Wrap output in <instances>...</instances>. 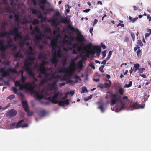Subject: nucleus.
<instances>
[{
  "label": "nucleus",
  "instance_id": "nucleus-34",
  "mask_svg": "<svg viewBox=\"0 0 151 151\" xmlns=\"http://www.w3.org/2000/svg\"><path fill=\"white\" fill-rule=\"evenodd\" d=\"M88 91L87 90L86 88V87H83L82 88L81 93H87Z\"/></svg>",
  "mask_w": 151,
  "mask_h": 151
},
{
  "label": "nucleus",
  "instance_id": "nucleus-55",
  "mask_svg": "<svg viewBox=\"0 0 151 151\" xmlns=\"http://www.w3.org/2000/svg\"><path fill=\"white\" fill-rule=\"evenodd\" d=\"M32 114V113L29 111L27 112V115L28 116H31Z\"/></svg>",
  "mask_w": 151,
  "mask_h": 151
},
{
  "label": "nucleus",
  "instance_id": "nucleus-28",
  "mask_svg": "<svg viewBox=\"0 0 151 151\" xmlns=\"http://www.w3.org/2000/svg\"><path fill=\"white\" fill-rule=\"evenodd\" d=\"M69 45H72V47L74 49L76 48L78 45V43H74L72 44L71 42H70L69 44Z\"/></svg>",
  "mask_w": 151,
  "mask_h": 151
},
{
  "label": "nucleus",
  "instance_id": "nucleus-13",
  "mask_svg": "<svg viewBox=\"0 0 151 151\" xmlns=\"http://www.w3.org/2000/svg\"><path fill=\"white\" fill-rule=\"evenodd\" d=\"M4 42V40H0V51H5L6 49H7L9 47H9V46L8 45L6 46L4 45H3Z\"/></svg>",
  "mask_w": 151,
  "mask_h": 151
},
{
  "label": "nucleus",
  "instance_id": "nucleus-44",
  "mask_svg": "<svg viewBox=\"0 0 151 151\" xmlns=\"http://www.w3.org/2000/svg\"><path fill=\"white\" fill-rule=\"evenodd\" d=\"M39 11L36 10L35 9H33L32 10V14H36L37 13V12H38Z\"/></svg>",
  "mask_w": 151,
  "mask_h": 151
},
{
  "label": "nucleus",
  "instance_id": "nucleus-49",
  "mask_svg": "<svg viewBox=\"0 0 151 151\" xmlns=\"http://www.w3.org/2000/svg\"><path fill=\"white\" fill-rule=\"evenodd\" d=\"M15 97V96L14 95H11L9 96L8 97V99H10L11 100L14 99Z\"/></svg>",
  "mask_w": 151,
  "mask_h": 151
},
{
  "label": "nucleus",
  "instance_id": "nucleus-15",
  "mask_svg": "<svg viewBox=\"0 0 151 151\" xmlns=\"http://www.w3.org/2000/svg\"><path fill=\"white\" fill-rule=\"evenodd\" d=\"M47 70V69L46 68H44L39 69L38 71L40 72V73L41 74H43L47 77L48 76V74L46 73Z\"/></svg>",
  "mask_w": 151,
  "mask_h": 151
},
{
  "label": "nucleus",
  "instance_id": "nucleus-59",
  "mask_svg": "<svg viewBox=\"0 0 151 151\" xmlns=\"http://www.w3.org/2000/svg\"><path fill=\"white\" fill-rule=\"evenodd\" d=\"M74 91H70L69 93L68 92L67 93V94H70L72 96L74 94Z\"/></svg>",
  "mask_w": 151,
  "mask_h": 151
},
{
  "label": "nucleus",
  "instance_id": "nucleus-16",
  "mask_svg": "<svg viewBox=\"0 0 151 151\" xmlns=\"http://www.w3.org/2000/svg\"><path fill=\"white\" fill-rule=\"evenodd\" d=\"M60 22L61 23L64 24H69L70 22V21L69 19L67 17H66L61 19Z\"/></svg>",
  "mask_w": 151,
  "mask_h": 151
},
{
  "label": "nucleus",
  "instance_id": "nucleus-64",
  "mask_svg": "<svg viewBox=\"0 0 151 151\" xmlns=\"http://www.w3.org/2000/svg\"><path fill=\"white\" fill-rule=\"evenodd\" d=\"M45 68V67L44 66L42 65L41 63L40 64V65L39 66H38V68L39 69L42 68Z\"/></svg>",
  "mask_w": 151,
  "mask_h": 151
},
{
  "label": "nucleus",
  "instance_id": "nucleus-40",
  "mask_svg": "<svg viewBox=\"0 0 151 151\" xmlns=\"http://www.w3.org/2000/svg\"><path fill=\"white\" fill-rule=\"evenodd\" d=\"M46 82V78L42 79L40 82V85H43Z\"/></svg>",
  "mask_w": 151,
  "mask_h": 151
},
{
  "label": "nucleus",
  "instance_id": "nucleus-20",
  "mask_svg": "<svg viewBox=\"0 0 151 151\" xmlns=\"http://www.w3.org/2000/svg\"><path fill=\"white\" fill-rule=\"evenodd\" d=\"M12 41V39L11 38H10L7 42V45H8L9 46V47H14L15 48V49H16V46L14 44H11Z\"/></svg>",
  "mask_w": 151,
  "mask_h": 151
},
{
  "label": "nucleus",
  "instance_id": "nucleus-30",
  "mask_svg": "<svg viewBox=\"0 0 151 151\" xmlns=\"http://www.w3.org/2000/svg\"><path fill=\"white\" fill-rule=\"evenodd\" d=\"M42 58H44V56L43 52L42 51H40L39 52V55L38 56L37 58L38 59H40Z\"/></svg>",
  "mask_w": 151,
  "mask_h": 151
},
{
  "label": "nucleus",
  "instance_id": "nucleus-18",
  "mask_svg": "<svg viewBox=\"0 0 151 151\" xmlns=\"http://www.w3.org/2000/svg\"><path fill=\"white\" fill-rule=\"evenodd\" d=\"M106 81L107 82H108V83H104V87L106 88L109 89L112 83L111 81L109 80H107Z\"/></svg>",
  "mask_w": 151,
  "mask_h": 151
},
{
  "label": "nucleus",
  "instance_id": "nucleus-9",
  "mask_svg": "<svg viewBox=\"0 0 151 151\" xmlns=\"http://www.w3.org/2000/svg\"><path fill=\"white\" fill-rule=\"evenodd\" d=\"M8 70L5 71L2 74V76L4 77H6L7 76H9L10 75V73L11 72L14 73H17V72L15 68L12 69L9 68Z\"/></svg>",
  "mask_w": 151,
  "mask_h": 151
},
{
  "label": "nucleus",
  "instance_id": "nucleus-43",
  "mask_svg": "<svg viewBox=\"0 0 151 151\" xmlns=\"http://www.w3.org/2000/svg\"><path fill=\"white\" fill-rule=\"evenodd\" d=\"M136 53H137L138 57H139V55L140 56L141 55V51L140 50V49H138V50L137 51Z\"/></svg>",
  "mask_w": 151,
  "mask_h": 151
},
{
  "label": "nucleus",
  "instance_id": "nucleus-57",
  "mask_svg": "<svg viewBox=\"0 0 151 151\" xmlns=\"http://www.w3.org/2000/svg\"><path fill=\"white\" fill-rule=\"evenodd\" d=\"M25 111L26 112L29 111V108L28 106L26 107H24Z\"/></svg>",
  "mask_w": 151,
  "mask_h": 151
},
{
  "label": "nucleus",
  "instance_id": "nucleus-3",
  "mask_svg": "<svg viewBox=\"0 0 151 151\" xmlns=\"http://www.w3.org/2000/svg\"><path fill=\"white\" fill-rule=\"evenodd\" d=\"M62 96L61 92L60 91L54 92L52 97H49L48 99L50 100L51 102L53 104H57L58 103L59 105L60 106H63L65 105H68L69 102L68 100L64 101H58L56 99L57 98L59 99Z\"/></svg>",
  "mask_w": 151,
  "mask_h": 151
},
{
  "label": "nucleus",
  "instance_id": "nucleus-39",
  "mask_svg": "<svg viewBox=\"0 0 151 151\" xmlns=\"http://www.w3.org/2000/svg\"><path fill=\"white\" fill-rule=\"evenodd\" d=\"M45 111L44 110L40 112L39 113V115L42 116H44L45 114Z\"/></svg>",
  "mask_w": 151,
  "mask_h": 151
},
{
  "label": "nucleus",
  "instance_id": "nucleus-12",
  "mask_svg": "<svg viewBox=\"0 0 151 151\" xmlns=\"http://www.w3.org/2000/svg\"><path fill=\"white\" fill-rule=\"evenodd\" d=\"M17 113V111L14 109H12L8 112L7 116L9 118H12L15 116Z\"/></svg>",
  "mask_w": 151,
  "mask_h": 151
},
{
  "label": "nucleus",
  "instance_id": "nucleus-53",
  "mask_svg": "<svg viewBox=\"0 0 151 151\" xmlns=\"http://www.w3.org/2000/svg\"><path fill=\"white\" fill-rule=\"evenodd\" d=\"M131 36L132 38V40L133 41H134L135 39V36L134 34L133 33H131Z\"/></svg>",
  "mask_w": 151,
  "mask_h": 151
},
{
  "label": "nucleus",
  "instance_id": "nucleus-25",
  "mask_svg": "<svg viewBox=\"0 0 151 151\" xmlns=\"http://www.w3.org/2000/svg\"><path fill=\"white\" fill-rule=\"evenodd\" d=\"M94 50L96 52L100 53L101 51V49L100 46H95L94 48Z\"/></svg>",
  "mask_w": 151,
  "mask_h": 151
},
{
  "label": "nucleus",
  "instance_id": "nucleus-33",
  "mask_svg": "<svg viewBox=\"0 0 151 151\" xmlns=\"http://www.w3.org/2000/svg\"><path fill=\"white\" fill-rule=\"evenodd\" d=\"M55 73H53L51 75V76L50 78H49V80L50 81L52 80V79L55 78H58L59 77L58 76H55L54 75Z\"/></svg>",
  "mask_w": 151,
  "mask_h": 151
},
{
  "label": "nucleus",
  "instance_id": "nucleus-54",
  "mask_svg": "<svg viewBox=\"0 0 151 151\" xmlns=\"http://www.w3.org/2000/svg\"><path fill=\"white\" fill-rule=\"evenodd\" d=\"M133 7L134 10H139L140 11L141 10L139 8H138V7L136 6H133Z\"/></svg>",
  "mask_w": 151,
  "mask_h": 151
},
{
  "label": "nucleus",
  "instance_id": "nucleus-61",
  "mask_svg": "<svg viewBox=\"0 0 151 151\" xmlns=\"http://www.w3.org/2000/svg\"><path fill=\"white\" fill-rule=\"evenodd\" d=\"M98 20L97 19H95L93 23V26H94L95 24L97 23Z\"/></svg>",
  "mask_w": 151,
  "mask_h": 151
},
{
  "label": "nucleus",
  "instance_id": "nucleus-8",
  "mask_svg": "<svg viewBox=\"0 0 151 151\" xmlns=\"http://www.w3.org/2000/svg\"><path fill=\"white\" fill-rule=\"evenodd\" d=\"M35 30L37 32V33L35 36V39L39 43L40 41L42 40L41 33L37 27H35Z\"/></svg>",
  "mask_w": 151,
  "mask_h": 151
},
{
  "label": "nucleus",
  "instance_id": "nucleus-5",
  "mask_svg": "<svg viewBox=\"0 0 151 151\" xmlns=\"http://www.w3.org/2000/svg\"><path fill=\"white\" fill-rule=\"evenodd\" d=\"M76 64L74 62L70 63L68 68L62 67L58 70V72L60 73H66L69 76H72L76 70Z\"/></svg>",
  "mask_w": 151,
  "mask_h": 151
},
{
  "label": "nucleus",
  "instance_id": "nucleus-51",
  "mask_svg": "<svg viewBox=\"0 0 151 151\" xmlns=\"http://www.w3.org/2000/svg\"><path fill=\"white\" fill-rule=\"evenodd\" d=\"M42 65L43 66H44L46 65L47 64V61H45L44 60L43 61L42 63H41Z\"/></svg>",
  "mask_w": 151,
  "mask_h": 151
},
{
  "label": "nucleus",
  "instance_id": "nucleus-58",
  "mask_svg": "<svg viewBox=\"0 0 151 151\" xmlns=\"http://www.w3.org/2000/svg\"><path fill=\"white\" fill-rule=\"evenodd\" d=\"M75 79L76 80H80V81H81V79L80 78V77L78 76H75Z\"/></svg>",
  "mask_w": 151,
  "mask_h": 151
},
{
  "label": "nucleus",
  "instance_id": "nucleus-46",
  "mask_svg": "<svg viewBox=\"0 0 151 151\" xmlns=\"http://www.w3.org/2000/svg\"><path fill=\"white\" fill-rule=\"evenodd\" d=\"M145 70V68H139L138 70L139 71L140 73H142Z\"/></svg>",
  "mask_w": 151,
  "mask_h": 151
},
{
  "label": "nucleus",
  "instance_id": "nucleus-21",
  "mask_svg": "<svg viewBox=\"0 0 151 151\" xmlns=\"http://www.w3.org/2000/svg\"><path fill=\"white\" fill-rule=\"evenodd\" d=\"M57 81V80H56L52 82L51 84H50L49 85L50 87L52 88L53 89H55L56 88V86Z\"/></svg>",
  "mask_w": 151,
  "mask_h": 151
},
{
  "label": "nucleus",
  "instance_id": "nucleus-35",
  "mask_svg": "<svg viewBox=\"0 0 151 151\" xmlns=\"http://www.w3.org/2000/svg\"><path fill=\"white\" fill-rule=\"evenodd\" d=\"M47 0H40V4H45L47 3Z\"/></svg>",
  "mask_w": 151,
  "mask_h": 151
},
{
  "label": "nucleus",
  "instance_id": "nucleus-23",
  "mask_svg": "<svg viewBox=\"0 0 151 151\" xmlns=\"http://www.w3.org/2000/svg\"><path fill=\"white\" fill-rule=\"evenodd\" d=\"M11 33V31L9 32H3L0 33V37H5L6 35H10Z\"/></svg>",
  "mask_w": 151,
  "mask_h": 151
},
{
  "label": "nucleus",
  "instance_id": "nucleus-19",
  "mask_svg": "<svg viewBox=\"0 0 151 151\" xmlns=\"http://www.w3.org/2000/svg\"><path fill=\"white\" fill-rule=\"evenodd\" d=\"M58 19V18L56 17L50 20V22L52 23V26H56L57 25V21Z\"/></svg>",
  "mask_w": 151,
  "mask_h": 151
},
{
  "label": "nucleus",
  "instance_id": "nucleus-45",
  "mask_svg": "<svg viewBox=\"0 0 151 151\" xmlns=\"http://www.w3.org/2000/svg\"><path fill=\"white\" fill-rule=\"evenodd\" d=\"M45 32H51L52 30L51 29L48 28H47L45 29Z\"/></svg>",
  "mask_w": 151,
  "mask_h": 151
},
{
  "label": "nucleus",
  "instance_id": "nucleus-14",
  "mask_svg": "<svg viewBox=\"0 0 151 151\" xmlns=\"http://www.w3.org/2000/svg\"><path fill=\"white\" fill-rule=\"evenodd\" d=\"M139 108H140V107L139 106L137 102L134 103L132 105H130L129 106L130 109L131 110ZM141 108H143V107L142 106L141 107Z\"/></svg>",
  "mask_w": 151,
  "mask_h": 151
},
{
  "label": "nucleus",
  "instance_id": "nucleus-17",
  "mask_svg": "<svg viewBox=\"0 0 151 151\" xmlns=\"http://www.w3.org/2000/svg\"><path fill=\"white\" fill-rule=\"evenodd\" d=\"M14 57L17 58L19 57V58H23V56L22 53H20V51L19 50L17 52H14Z\"/></svg>",
  "mask_w": 151,
  "mask_h": 151
},
{
  "label": "nucleus",
  "instance_id": "nucleus-11",
  "mask_svg": "<svg viewBox=\"0 0 151 151\" xmlns=\"http://www.w3.org/2000/svg\"><path fill=\"white\" fill-rule=\"evenodd\" d=\"M81 45L80 46H78L77 48V51L79 52L80 53L82 51H84L85 50V49L87 48H90V45L91 44H88L86 46L83 47L82 46L83 45H84V44L83 43H81Z\"/></svg>",
  "mask_w": 151,
  "mask_h": 151
},
{
  "label": "nucleus",
  "instance_id": "nucleus-60",
  "mask_svg": "<svg viewBox=\"0 0 151 151\" xmlns=\"http://www.w3.org/2000/svg\"><path fill=\"white\" fill-rule=\"evenodd\" d=\"M40 6L42 10H44L45 8V6L44 4L43 5L40 4Z\"/></svg>",
  "mask_w": 151,
  "mask_h": 151
},
{
  "label": "nucleus",
  "instance_id": "nucleus-41",
  "mask_svg": "<svg viewBox=\"0 0 151 151\" xmlns=\"http://www.w3.org/2000/svg\"><path fill=\"white\" fill-rule=\"evenodd\" d=\"M26 78L25 77L23 76V75H22V77L21 78V81H22V83H23L25 82V80H26Z\"/></svg>",
  "mask_w": 151,
  "mask_h": 151
},
{
  "label": "nucleus",
  "instance_id": "nucleus-10",
  "mask_svg": "<svg viewBox=\"0 0 151 151\" xmlns=\"http://www.w3.org/2000/svg\"><path fill=\"white\" fill-rule=\"evenodd\" d=\"M19 86L20 90L25 89L27 90H30L31 89V87L32 86V85L29 82L26 83L24 85L21 84Z\"/></svg>",
  "mask_w": 151,
  "mask_h": 151
},
{
  "label": "nucleus",
  "instance_id": "nucleus-56",
  "mask_svg": "<svg viewBox=\"0 0 151 151\" xmlns=\"http://www.w3.org/2000/svg\"><path fill=\"white\" fill-rule=\"evenodd\" d=\"M24 40H29V37L28 35H27L24 38Z\"/></svg>",
  "mask_w": 151,
  "mask_h": 151
},
{
  "label": "nucleus",
  "instance_id": "nucleus-63",
  "mask_svg": "<svg viewBox=\"0 0 151 151\" xmlns=\"http://www.w3.org/2000/svg\"><path fill=\"white\" fill-rule=\"evenodd\" d=\"M106 51H104L102 52V56H103V58H104L105 57L106 55Z\"/></svg>",
  "mask_w": 151,
  "mask_h": 151
},
{
  "label": "nucleus",
  "instance_id": "nucleus-26",
  "mask_svg": "<svg viewBox=\"0 0 151 151\" xmlns=\"http://www.w3.org/2000/svg\"><path fill=\"white\" fill-rule=\"evenodd\" d=\"M125 90L123 88H121L119 89L118 92L120 95H123L124 93Z\"/></svg>",
  "mask_w": 151,
  "mask_h": 151
},
{
  "label": "nucleus",
  "instance_id": "nucleus-24",
  "mask_svg": "<svg viewBox=\"0 0 151 151\" xmlns=\"http://www.w3.org/2000/svg\"><path fill=\"white\" fill-rule=\"evenodd\" d=\"M24 120H22L19 121L17 124L16 126V128H18L20 127H22V125H21V124L24 122Z\"/></svg>",
  "mask_w": 151,
  "mask_h": 151
},
{
  "label": "nucleus",
  "instance_id": "nucleus-6",
  "mask_svg": "<svg viewBox=\"0 0 151 151\" xmlns=\"http://www.w3.org/2000/svg\"><path fill=\"white\" fill-rule=\"evenodd\" d=\"M68 29L73 32H75L76 33L77 36L75 37L74 39L77 41L81 43L84 42L85 40V39L81 33L80 32L78 29H76L71 25H69L68 26Z\"/></svg>",
  "mask_w": 151,
  "mask_h": 151
},
{
  "label": "nucleus",
  "instance_id": "nucleus-1",
  "mask_svg": "<svg viewBox=\"0 0 151 151\" xmlns=\"http://www.w3.org/2000/svg\"><path fill=\"white\" fill-rule=\"evenodd\" d=\"M51 45L53 51H54V53L53 54V57L50 60L53 64H54L55 67H56L59 62L57 58V56L58 58H61L62 56V51L60 48L58 49L56 51L55 49L58 47L57 41L56 40L53 39L51 42Z\"/></svg>",
  "mask_w": 151,
  "mask_h": 151
},
{
  "label": "nucleus",
  "instance_id": "nucleus-31",
  "mask_svg": "<svg viewBox=\"0 0 151 151\" xmlns=\"http://www.w3.org/2000/svg\"><path fill=\"white\" fill-rule=\"evenodd\" d=\"M132 82L131 81H129V84H126L124 86V88H129L132 86Z\"/></svg>",
  "mask_w": 151,
  "mask_h": 151
},
{
  "label": "nucleus",
  "instance_id": "nucleus-2",
  "mask_svg": "<svg viewBox=\"0 0 151 151\" xmlns=\"http://www.w3.org/2000/svg\"><path fill=\"white\" fill-rule=\"evenodd\" d=\"M107 93H109L111 95V105H114L118 101L119 103V110L120 111L124 109L126 107L125 104L128 100L127 96H124L122 98L120 99L117 97L116 94L113 93L112 92L110 91H108Z\"/></svg>",
  "mask_w": 151,
  "mask_h": 151
},
{
  "label": "nucleus",
  "instance_id": "nucleus-22",
  "mask_svg": "<svg viewBox=\"0 0 151 151\" xmlns=\"http://www.w3.org/2000/svg\"><path fill=\"white\" fill-rule=\"evenodd\" d=\"M98 104L100 105V106H99L97 107V109H100L101 110V111L102 112H103L104 111V109L103 105L102 103L101 102H99L98 103Z\"/></svg>",
  "mask_w": 151,
  "mask_h": 151
},
{
  "label": "nucleus",
  "instance_id": "nucleus-29",
  "mask_svg": "<svg viewBox=\"0 0 151 151\" xmlns=\"http://www.w3.org/2000/svg\"><path fill=\"white\" fill-rule=\"evenodd\" d=\"M140 66V65L139 64H136L134 65V67L135 68L134 69V72H136L137 70L139 69Z\"/></svg>",
  "mask_w": 151,
  "mask_h": 151
},
{
  "label": "nucleus",
  "instance_id": "nucleus-32",
  "mask_svg": "<svg viewBox=\"0 0 151 151\" xmlns=\"http://www.w3.org/2000/svg\"><path fill=\"white\" fill-rule=\"evenodd\" d=\"M14 18L16 22H19V15L15 14H14Z\"/></svg>",
  "mask_w": 151,
  "mask_h": 151
},
{
  "label": "nucleus",
  "instance_id": "nucleus-7",
  "mask_svg": "<svg viewBox=\"0 0 151 151\" xmlns=\"http://www.w3.org/2000/svg\"><path fill=\"white\" fill-rule=\"evenodd\" d=\"M11 33L10 35H14V40L15 41H17L19 39L22 38V36L19 33V29L18 27L14 28L13 30H11Z\"/></svg>",
  "mask_w": 151,
  "mask_h": 151
},
{
  "label": "nucleus",
  "instance_id": "nucleus-38",
  "mask_svg": "<svg viewBox=\"0 0 151 151\" xmlns=\"http://www.w3.org/2000/svg\"><path fill=\"white\" fill-rule=\"evenodd\" d=\"M4 9L6 10V12L10 13L11 12V10L9 6L5 7Z\"/></svg>",
  "mask_w": 151,
  "mask_h": 151
},
{
  "label": "nucleus",
  "instance_id": "nucleus-4",
  "mask_svg": "<svg viewBox=\"0 0 151 151\" xmlns=\"http://www.w3.org/2000/svg\"><path fill=\"white\" fill-rule=\"evenodd\" d=\"M35 59V58L32 57H29L25 59L24 64V69L27 73L28 75L32 77L35 76V74L33 73L31 68L29 67L32 64L31 62H29L28 61L30 60L32 62H33Z\"/></svg>",
  "mask_w": 151,
  "mask_h": 151
},
{
  "label": "nucleus",
  "instance_id": "nucleus-47",
  "mask_svg": "<svg viewBox=\"0 0 151 151\" xmlns=\"http://www.w3.org/2000/svg\"><path fill=\"white\" fill-rule=\"evenodd\" d=\"M112 54V52L111 51H109L108 57H107V60H108L110 58L111 56V55Z\"/></svg>",
  "mask_w": 151,
  "mask_h": 151
},
{
  "label": "nucleus",
  "instance_id": "nucleus-52",
  "mask_svg": "<svg viewBox=\"0 0 151 151\" xmlns=\"http://www.w3.org/2000/svg\"><path fill=\"white\" fill-rule=\"evenodd\" d=\"M21 84L19 81H18L16 82L15 83V85L16 86H19Z\"/></svg>",
  "mask_w": 151,
  "mask_h": 151
},
{
  "label": "nucleus",
  "instance_id": "nucleus-37",
  "mask_svg": "<svg viewBox=\"0 0 151 151\" xmlns=\"http://www.w3.org/2000/svg\"><path fill=\"white\" fill-rule=\"evenodd\" d=\"M22 106L23 107L28 106V104L27 102L26 101H22Z\"/></svg>",
  "mask_w": 151,
  "mask_h": 151
},
{
  "label": "nucleus",
  "instance_id": "nucleus-36",
  "mask_svg": "<svg viewBox=\"0 0 151 151\" xmlns=\"http://www.w3.org/2000/svg\"><path fill=\"white\" fill-rule=\"evenodd\" d=\"M39 23V20L37 19H35L32 21V23L33 25H35L38 24Z\"/></svg>",
  "mask_w": 151,
  "mask_h": 151
},
{
  "label": "nucleus",
  "instance_id": "nucleus-50",
  "mask_svg": "<svg viewBox=\"0 0 151 151\" xmlns=\"http://www.w3.org/2000/svg\"><path fill=\"white\" fill-rule=\"evenodd\" d=\"M104 66L103 65V66H101L99 68V70L100 71H101V72H104L103 68H104Z\"/></svg>",
  "mask_w": 151,
  "mask_h": 151
},
{
  "label": "nucleus",
  "instance_id": "nucleus-42",
  "mask_svg": "<svg viewBox=\"0 0 151 151\" xmlns=\"http://www.w3.org/2000/svg\"><path fill=\"white\" fill-rule=\"evenodd\" d=\"M1 51V56L3 58H4L6 56L5 54V51Z\"/></svg>",
  "mask_w": 151,
  "mask_h": 151
},
{
  "label": "nucleus",
  "instance_id": "nucleus-27",
  "mask_svg": "<svg viewBox=\"0 0 151 151\" xmlns=\"http://www.w3.org/2000/svg\"><path fill=\"white\" fill-rule=\"evenodd\" d=\"M35 95H36V97L39 99H42L43 97V96L42 94L40 95L37 92H36Z\"/></svg>",
  "mask_w": 151,
  "mask_h": 151
},
{
  "label": "nucleus",
  "instance_id": "nucleus-62",
  "mask_svg": "<svg viewBox=\"0 0 151 151\" xmlns=\"http://www.w3.org/2000/svg\"><path fill=\"white\" fill-rule=\"evenodd\" d=\"M10 103H9L6 106L4 107L3 108H2L3 110H4L6 109L7 108H8V107L10 105Z\"/></svg>",
  "mask_w": 151,
  "mask_h": 151
},
{
  "label": "nucleus",
  "instance_id": "nucleus-48",
  "mask_svg": "<svg viewBox=\"0 0 151 151\" xmlns=\"http://www.w3.org/2000/svg\"><path fill=\"white\" fill-rule=\"evenodd\" d=\"M54 16L56 17H59L60 16V12L59 11H57L55 14Z\"/></svg>",
  "mask_w": 151,
  "mask_h": 151
}]
</instances>
